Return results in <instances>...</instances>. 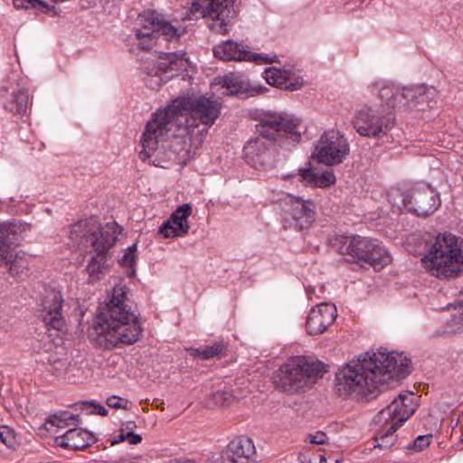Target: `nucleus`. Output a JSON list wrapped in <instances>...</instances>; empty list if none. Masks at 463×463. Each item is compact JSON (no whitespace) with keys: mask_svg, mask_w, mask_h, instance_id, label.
<instances>
[{"mask_svg":"<svg viewBox=\"0 0 463 463\" xmlns=\"http://www.w3.org/2000/svg\"><path fill=\"white\" fill-rule=\"evenodd\" d=\"M220 113L221 104L211 98L200 96L190 99L174 100L171 105L154 113L152 118L146 123L140 139L142 149L139 151L138 157L142 161L150 160L156 153L159 145L165 141L175 121L179 125H184L188 132L203 126L199 131L206 133Z\"/></svg>","mask_w":463,"mask_h":463,"instance_id":"nucleus-1","label":"nucleus"},{"mask_svg":"<svg viewBox=\"0 0 463 463\" xmlns=\"http://www.w3.org/2000/svg\"><path fill=\"white\" fill-rule=\"evenodd\" d=\"M411 360L402 354L379 350L343 366L335 374L336 392L355 399L375 398L386 378L408 373Z\"/></svg>","mask_w":463,"mask_h":463,"instance_id":"nucleus-2","label":"nucleus"},{"mask_svg":"<svg viewBox=\"0 0 463 463\" xmlns=\"http://www.w3.org/2000/svg\"><path fill=\"white\" fill-rule=\"evenodd\" d=\"M259 134L244 146V153L256 169L267 170L274 165V146L291 149L301 138V120L287 113L262 112L258 116Z\"/></svg>","mask_w":463,"mask_h":463,"instance_id":"nucleus-3","label":"nucleus"},{"mask_svg":"<svg viewBox=\"0 0 463 463\" xmlns=\"http://www.w3.org/2000/svg\"><path fill=\"white\" fill-rule=\"evenodd\" d=\"M128 288L124 284L115 285L109 301L96 317L93 330L97 344L104 349H113L136 343L142 327L128 298Z\"/></svg>","mask_w":463,"mask_h":463,"instance_id":"nucleus-4","label":"nucleus"},{"mask_svg":"<svg viewBox=\"0 0 463 463\" xmlns=\"http://www.w3.org/2000/svg\"><path fill=\"white\" fill-rule=\"evenodd\" d=\"M118 230L119 226L115 222L101 226L94 218L80 220L71 225L69 238L73 245L94 254L86 267L90 283L101 279L109 272V251L118 240Z\"/></svg>","mask_w":463,"mask_h":463,"instance_id":"nucleus-5","label":"nucleus"},{"mask_svg":"<svg viewBox=\"0 0 463 463\" xmlns=\"http://www.w3.org/2000/svg\"><path fill=\"white\" fill-rule=\"evenodd\" d=\"M138 28L135 29L137 46L146 51L154 46L173 44L174 48L184 36L186 31L180 22L169 21L156 11H145L137 16Z\"/></svg>","mask_w":463,"mask_h":463,"instance_id":"nucleus-6","label":"nucleus"},{"mask_svg":"<svg viewBox=\"0 0 463 463\" xmlns=\"http://www.w3.org/2000/svg\"><path fill=\"white\" fill-rule=\"evenodd\" d=\"M422 262L437 278L458 276L463 272V239L451 233L438 235Z\"/></svg>","mask_w":463,"mask_h":463,"instance_id":"nucleus-7","label":"nucleus"},{"mask_svg":"<svg viewBox=\"0 0 463 463\" xmlns=\"http://www.w3.org/2000/svg\"><path fill=\"white\" fill-rule=\"evenodd\" d=\"M329 243L338 253L350 256L349 260L368 264L375 270L382 269L392 260L384 247L370 238L339 234L332 237Z\"/></svg>","mask_w":463,"mask_h":463,"instance_id":"nucleus-8","label":"nucleus"},{"mask_svg":"<svg viewBox=\"0 0 463 463\" xmlns=\"http://www.w3.org/2000/svg\"><path fill=\"white\" fill-rule=\"evenodd\" d=\"M417 403L412 392L401 393L373 418L379 426L375 437V447L391 448L395 440V432L416 411Z\"/></svg>","mask_w":463,"mask_h":463,"instance_id":"nucleus-9","label":"nucleus"},{"mask_svg":"<svg viewBox=\"0 0 463 463\" xmlns=\"http://www.w3.org/2000/svg\"><path fill=\"white\" fill-rule=\"evenodd\" d=\"M323 364L298 356L282 364L275 376L277 389L295 393L323 376Z\"/></svg>","mask_w":463,"mask_h":463,"instance_id":"nucleus-10","label":"nucleus"},{"mask_svg":"<svg viewBox=\"0 0 463 463\" xmlns=\"http://www.w3.org/2000/svg\"><path fill=\"white\" fill-rule=\"evenodd\" d=\"M156 63H147L143 70L150 77L146 85L151 89L159 88L166 80L176 75V72L185 70L188 64L185 52H161Z\"/></svg>","mask_w":463,"mask_h":463,"instance_id":"nucleus-11","label":"nucleus"},{"mask_svg":"<svg viewBox=\"0 0 463 463\" xmlns=\"http://www.w3.org/2000/svg\"><path fill=\"white\" fill-rule=\"evenodd\" d=\"M353 126L361 136L381 138L392 129L394 117L378 109L366 107L360 109L353 119Z\"/></svg>","mask_w":463,"mask_h":463,"instance_id":"nucleus-12","label":"nucleus"},{"mask_svg":"<svg viewBox=\"0 0 463 463\" xmlns=\"http://www.w3.org/2000/svg\"><path fill=\"white\" fill-rule=\"evenodd\" d=\"M282 222L285 228L303 230L315 221V204L311 200L287 194L280 202Z\"/></svg>","mask_w":463,"mask_h":463,"instance_id":"nucleus-13","label":"nucleus"},{"mask_svg":"<svg viewBox=\"0 0 463 463\" xmlns=\"http://www.w3.org/2000/svg\"><path fill=\"white\" fill-rule=\"evenodd\" d=\"M348 153L347 139L338 131L330 130L321 137L314 156L319 163L333 165L341 163Z\"/></svg>","mask_w":463,"mask_h":463,"instance_id":"nucleus-14","label":"nucleus"},{"mask_svg":"<svg viewBox=\"0 0 463 463\" xmlns=\"http://www.w3.org/2000/svg\"><path fill=\"white\" fill-rule=\"evenodd\" d=\"M235 0H194L193 10L199 12L203 18L216 21L211 28L217 33H226V25L230 18L235 14Z\"/></svg>","mask_w":463,"mask_h":463,"instance_id":"nucleus-15","label":"nucleus"},{"mask_svg":"<svg viewBox=\"0 0 463 463\" xmlns=\"http://www.w3.org/2000/svg\"><path fill=\"white\" fill-rule=\"evenodd\" d=\"M402 202L405 209L419 216L432 214L440 205L439 194L430 185L416 187L402 194Z\"/></svg>","mask_w":463,"mask_h":463,"instance_id":"nucleus-16","label":"nucleus"},{"mask_svg":"<svg viewBox=\"0 0 463 463\" xmlns=\"http://www.w3.org/2000/svg\"><path fill=\"white\" fill-rule=\"evenodd\" d=\"M214 56L223 61H255L260 63H272L273 58L255 54L248 50V46L233 41H226L213 48Z\"/></svg>","mask_w":463,"mask_h":463,"instance_id":"nucleus-17","label":"nucleus"},{"mask_svg":"<svg viewBox=\"0 0 463 463\" xmlns=\"http://www.w3.org/2000/svg\"><path fill=\"white\" fill-rule=\"evenodd\" d=\"M256 449L251 439L246 436L232 439L222 453L220 463H250L255 460Z\"/></svg>","mask_w":463,"mask_h":463,"instance_id":"nucleus-18","label":"nucleus"},{"mask_svg":"<svg viewBox=\"0 0 463 463\" xmlns=\"http://www.w3.org/2000/svg\"><path fill=\"white\" fill-rule=\"evenodd\" d=\"M337 317L336 308L334 305L321 303L313 307L306 320V330L310 335H317L324 333L331 326Z\"/></svg>","mask_w":463,"mask_h":463,"instance_id":"nucleus-19","label":"nucleus"},{"mask_svg":"<svg viewBox=\"0 0 463 463\" xmlns=\"http://www.w3.org/2000/svg\"><path fill=\"white\" fill-rule=\"evenodd\" d=\"M192 213V207L188 203L179 206L159 228V234L165 238L182 237L188 233V217Z\"/></svg>","mask_w":463,"mask_h":463,"instance_id":"nucleus-20","label":"nucleus"},{"mask_svg":"<svg viewBox=\"0 0 463 463\" xmlns=\"http://www.w3.org/2000/svg\"><path fill=\"white\" fill-rule=\"evenodd\" d=\"M62 298L59 292L49 293L43 300L41 317L46 326L62 330L65 320L61 313Z\"/></svg>","mask_w":463,"mask_h":463,"instance_id":"nucleus-21","label":"nucleus"},{"mask_svg":"<svg viewBox=\"0 0 463 463\" xmlns=\"http://www.w3.org/2000/svg\"><path fill=\"white\" fill-rule=\"evenodd\" d=\"M404 110L425 111L432 109L437 101L433 99L436 93L435 89L426 86L410 87L405 90Z\"/></svg>","mask_w":463,"mask_h":463,"instance_id":"nucleus-22","label":"nucleus"},{"mask_svg":"<svg viewBox=\"0 0 463 463\" xmlns=\"http://www.w3.org/2000/svg\"><path fill=\"white\" fill-rule=\"evenodd\" d=\"M222 82V87L226 89L227 94L236 95L241 99L259 95L265 90L261 85L253 84L247 77L238 73L226 75Z\"/></svg>","mask_w":463,"mask_h":463,"instance_id":"nucleus-23","label":"nucleus"},{"mask_svg":"<svg viewBox=\"0 0 463 463\" xmlns=\"http://www.w3.org/2000/svg\"><path fill=\"white\" fill-rule=\"evenodd\" d=\"M95 442L94 436L83 429H70L55 438L57 446L68 449H84Z\"/></svg>","mask_w":463,"mask_h":463,"instance_id":"nucleus-24","label":"nucleus"},{"mask_svg":"<svg viewBox=\"0 0 463 463\" xmlns=\"http://www.w3.org/2000/svg\"><path fill=\"white\" fill-rule=\"evenodd\" d=\"M0 98L4 99L3 106L5 110L14 115H24L29 106V95L25 89H9L3 87L0 90Z\"/></svg>","mask_w":463,"mask_h":463,"instance_id":"nucleus-25","label":"nucleus"},{"mask_svg":"<svg viewBox=\"0 0 463 463\" xmlns=\"http://www.w3.org/2000/svg\"><path fill=\"white\" fill-rule=\"evenodd\" d=\"M264 79L268 84L279 89L288 90H297L302 86L301 80L291 81L292 72L290 71L278 69L276 67L268 68L264 71Z\"/></svg>","mask_w":463,"mask_h":463,"instance_id":"nucleus-26","label":"nucleus"},{"mask_svg":"<svg viewBox=\"0 0 463 463\" xmlns=\"http://www.w3.org/2000/svg\"><path fill=\"white\" fill-rule=\"evenodd\" d=\"M17 231L14 223L0 224V261L9 260L16 251Z\"/></svg>","mask_w":463,"mask_h":463,"instance_id":"nucleus-27","label":"nucleus"},{"mask_svg":"<svg viewBox=\"0 0 463 463\" xmlns=\"http://www.w3.org/2000/svg\"><path fill=\"white\" fill-rule=\"evenodd\" d=\"M407 88H400L394 84H384L379 90V98L392 109H404L405 90Z\"/></svg>","mask_w":463,"mask_h":463,"instance_id":"nucleus-28","label":"nucleus"},{"mask_svg":"<svg viewBox=\"0 0 463 463\" xmlns=\"http://www.w3.org/2000/svg\"><path fill=\"white\" fill-rule=\"evenodd\" d=\"M301 176L314 186L327 187L335 181V175L332 170H326L323 173H317L311 169L301 170Z\"/></svg>","mask_w":463,"mask_h":463,"instance_id":"nucleus-29","label":"nucleus"},{"mask_svg":"<svg viewBox=\"0 0 463 463\" xmlns=\"http://www.w3.org/2000/svg\"><path fill=\"white\" fill-rule=\"evenodd\" d=\"M226 347L223 342H215L212 345L190 349L192 356L201 360L221 357L225 353Z\"/></svg>","mask_w":463,"mask_h":463,"instance_id":"nucleus-30","label":"nucleus"},{"mask_svg":"<svg viewBox=\"0 0 463 463\" xmlns=\"http://www.w3.org/2000/svg\"><path fill=\"white\" fill-rule=\"evenodd\" d=\"M445 332L448 334L463 332V301L451 307L450 318L445 324Z\"/></svg>","mask_w":463,"mask_h":463,"instance_id":"nucleus-31","label":"nucleus"},{"mask_svg":"<svg viewBox=\"0 0 463 463\" xmlns=\"http://www.w3.org/2000/svg\"><path fill=\"white\" fill-rule=\"evenodd\" d=\"M6 267H8L9 273L13 277H21L24 274H27V263L24 256L20 255L17 251L14 252V255L9 260L3 261Z\"/></svg>","mask_w":463,"mask_h":463,"instance_id":"nucleus-32","label":"nucleus"},{"mask_svg":"<svg viewBox=\"0 0 463 463\" xmlns=\"http://www.w3.org/2000/svg\"><path fill=\"white\" fill-rule=\"evenodd\" d=\"M16 9H36L42 13H48L52 7L43 0H13Z\"/></svg>","mask_w":463,"mask_h":463,"instance_id":"nucleus-33","label":"nucleus"},{"mask_svg":"<svg viewBox=\"0 0 463 463\" xmlns=\"http://www.w3.org/2000/svg\"><path fill=\"white\" fill-rule=\"evenodd\" d=\"M433 436L432 434L420 435L414 440L408 444L407 449L414 452H420L430 446Z\"/></svg>","mask_w":463,"mask_h":463,"instance_id":"nucleus-34","label":"nucleus"},{"mask_svg":"<svg viewBox=\"0 0 463 463\" xmlns=\"http://www.w3.org/2000/svg\"><path fill=\"white\" fill-rule=\"evenodd\" d=\"M136 251H137V245L133 244L129 246L126 252L124 253L123 257L119 260V264L123 267H127L131 269L130 274H134L135 269V264H136Z\"/></svg>","mask_w":463,"mask_h":463,"instance_id":"nucleus-35","label":"nucleus"},{"mask_svg":"<svg viewBox=\"0 0 463 463\" xmlns=\"http://www.w3.org/2000/svg\"><path fill=\"white\" fill-rule=\"evenodd\" d=\"M0 441L7 448L14 449L16 445L14 431L7 426H0Z\"/></svg>","mask_w":463,"mask_h":463,"instance_id":"nucleus-36","label":"nucleus"},{"mask_svg":"<svg viewBox=\"0 0 463 463\" xmlns=\"http://www.w3.org/2000/svg\"><path fill=\"white\" fill-rule=\"evenodd\" d=\"M75 406H80V410H86L89 413H96L101 416H107L108 410L95 402H80L76 403Z\"/></svg>","mask_w":463,"mask_h":463,"instance_id":"nucleus-37","label":"nucleus"},{"mask_svg":"<svg viewBox=\"0 0 463 463\" xmlns=\"http://www.w3.org/2000/svg\"><path fill=\"white\" fill-rule=\"evenodd\" d=\"M68 420H79V415H71L70 418H61V416H58L56 414H53V415H50L45 422L46 423H49L52 426H56L58 428H63L67 425H69V423L67 422Z\"/></svg>","mask_w":463,"mask_h":463,"instance_id":"nucleus-38","label":"nucleus"},{"mask_svg":"<svg viewBox=\"0 0 463 463\" xmlns=\"http://www.w3.org/2000/svg\"><path fill=\"white\" fill-rule=\"evenodd\" d=\"M232 398V394L227 391H218L212 394L213 402L218 406H224L228 404Z\"/></svg>","mask_w":463,"mask_h":463,"instance_id":"nucleus-39","label":"nucleus"},{"mask_svg":"<svg viewBox=\"0 0 463 463\" xmlns=\"http://www.w3.org/2000/svg\"><path fill=\"white\" fill-rule=\"evenodd\" d=\"M307 441L312 445H324L329 442V438L325 432L317 431L313 434H308Z\"/></svg>","mask_w":463,"mask_h":463,"instance_id":"nucleus-40","label":"nucleus"},{"mask_svg":"<svg viewBox=\"0 0 463 463\" xmlns=\"http://www.w3.org/2000/svg\"><path fill=\"white\" fill-rule=\"evenodd\" d=\"M127 404H128V401L127 400L121 399V398L117 397V396H111V397H109L107 399V405L109 407H110V408H115V409L123 408V409H126L127 408Z\"/></svg>","mask_w":463,"mask_h":463,"instance_id":"nucleus-41","label":"nucleus"},{"mask_svg":"<svg viewBox=\"0 0 463 463\" xmlns=\"http://www.w3.org/2000/svg\"><path fill=\"white\" fill-rule=\"evenodd\" d=\"M127 441L131 445L139 444L142 441V437L131 431L126 432Z\"/></svg>","mask_w":463,"mask_h":463,"instance_id":"nucleus-42","label":"nucleus"},{"mask_svg":"<svg viewBox=\"0 0 463 463\" xmlns=\"http://www.w3.org/2000/svg\"><path fill=\"white\" fill-rule=\"evenodd\" d=\"M137 428L135 421H127L122 424L121 429H124V432L131 431L134 432V430Z\"/></svg>","mask_w":463,"mask_h":463,"instance_id":"nucleus-43","label":"nucleus"},{"mask_svg":"<svg viewBox=\"0 0 463 463\" xmlns=\"http://www.w3.org/2000/svg\"><path fill=\"white\" fill-rule=\"evenodd\" d=\"M298 458L300 460V463H321L317 462V458H314V457L308 458L307 455L303 453H300Z\"/></svg>","mask_w":463,"mask_h":463,"instance_id":"nucleus-44","label":"nucleus"},{"mask_svg":"<svg viewBox=\"0 0 463 463\" xmlns=\"http://www.w3.org/2000/svg\"><path fill=\"white\" fill-rule=\"evenodd\" d=\"M166 463H194V461L186 458H175L168 459Z\"/></svg>","mask_w":463,"mask_h":463,"instance_id":"nucleus-45","label":"nucleus"},{"mask_svg":"<svg viewBox=\"0 0 463 463\" xmlns=\"http://www.w3.org/2000/svg\"><path fill=\"white\" fill-rule=\"evenodd\" d=\"M127 440L126 432H124V429H120V433L115 438L113 443H119Z\"/></svg>","mask_w":463,"mask_h":463,"instance_id":"nucleus-46","label":"nucleus"},{"mask_svg":"<svg viewBox=\"0 0 463 463\" xmlns=\"http://www.w3.org/2000/svg\"><path fill=\"white\" fill-rule=\"evenodd\" d=\"M314 458H317V462L326 463V458L323 454H313Z\"/></svg>","mask_w":463,"mask_h":463,"instance_id":"nucleus-47","label":"nucleus"},{"mask_svg":"<svg viewBox=\"0 0 463 463\" xmlns=\"http://www.w3.org/2000/svg\"><path fill=\"white\" fill-rule=\"evenodd\" d=\"M461 440L463 441V434H462V439Z\"/></svg>","mask_w":463,"mask_h":463,"instance_id":"nucleus-48","label":"nucleus"}]
</instances>
